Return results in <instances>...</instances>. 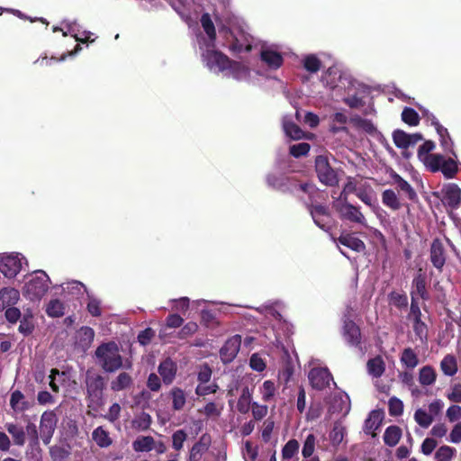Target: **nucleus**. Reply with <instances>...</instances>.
<instances>
[{"mask_svg": "<svg viewBox=\"0 0 461 461\" xmlns=\"http://www.w3.org/2000/svg\"><path fill=\"white\" fill-rule=\"evenodd\" d=\"M96 363L106 373H114L120 369H131L132 363L123 359L121 348L114 341L101 343L95 351Z\"/></svg>", "mask_w": 461, "mask_h": 461, "instance_id": "nucleus-1", "label": "nucleus"}, {"mask_svg": "<svg viewBox=\"0 0 461 461\" xmlns=\"http://www.w3.org/2000/svg\"><path fill=\"white\" fill-rule=\"evenodd\" d=\"M40 276H32L23 287V295L31 301L41 299L49 290L50 279L43 270L35 272Z\"/></svg>", "mask_w": 461, "mask_h": 461, "instance_id": "nucleus-2", "label": "nucleus"}, {"mask_svg": "<svg viewBox=\"0 0 461 461\" xmlns=\"http://www.w3.org/2000/svg\"><path fill=\"white\" fill-rule=\"evenodd\" d=\"M426 160L427 168L430 172H441L447 179L454 178L458 172L457 162L452 158H446L441 154H433Z\"/></svg>", "mask_w": 461, "mask_h": 461, "instance_id": "nucleus-3", "label": "nucleus"}, {"mask_svg": "<svg viewBox=\"0 0 461 461\" xmlns=\"http://www.w3.org/2000/svg\"><path fill=\"white\" fill-rule=\"evenodd\" d=\"M86 387L87 399L90 405L100 406L103 404L104 391L105 389L104 377L99 374H92L89 371L86 374Z\"/></svg>", "mask_w": 461, "mask_h": 461, "instance_id": "nucleus-4", "label": "nucleus"}, {"mask_svg": "<svg viewBox=\"0 0 461 461\" xmlns=\"http://www.w3.org/2000/svg\"><path fill=\"white\" fill-rule=\"evenodd\" d=\"M266 181L267 185L272 189L289 194H296L302 184L296 177L281 173L267 174Z\"/></svg>", "mask_w": 461, "mask_h": 461, "instance_id": "nucleus-5", "label": "nucleus"}, {"mask_svg": "<svg viewBox=\"0 0 461 461\" xmlns=\"http://www.w3.org/2000/svg\"><path fill=\"white\" fill-rule=\"evenodd\" d=\"M315 171L320 182L327 186H335L339 179L336 171L330 166L327 157L320 155L315 158Z\"/></svg>", "mask_w": 461, "mask_h": 461, "instance_id": "nucleus-6", "label": "nucleus"}, {"mask_svg": "<svg viewBox=\"0 0 461 461\" xmlns=\"http://www.w3.org/2000/svg\"><path fill=\"white\" fill-rule=\"evenodd\" d=\"M59 418L55 410L45 411L40 420V436L45 445H49L57 428Z\"/></svg>", "mask_w": 461, "mask_h": 461, "instance_id": "nucleus-7", "label": "nucleus"}, {"mask_svg": "<svg viewBox=\"0 0 461 461\" xmlns=\"http://www.w3.org/2000/svg\"><path fill=\"white\" fill-rule=\"evenodd\" d=\"M203 59L210 69L217 68L219 71H224L230 68L233 64H237L222 52L213 50H207L203 54Z\"/></svg>", "mask_w": 461, "mask_h": 461, "instance_id": "nucleus-8", "label": "nucleus"}, {"mask_svg": "<svg viewBox=\"0 0 461 461\" xmlns=\"http://www.w3.org/2000/svg\"><path fill=\"white\" fill-rule=\"evenodd\" d=\"M310 215L314 223L322 230L330 231L333 225L334 220L326 205H310Z\"/></svg>", "mask_w": 461, "mask_h": 461, "instance_id": "nucleus-9", "label": "nucleus"}, {"mask_svg": "<svg viewBox=\"0 0 461 461\" xmlns=\"http://www.w3.org/2000/svg\"><path fill=\"white\" fill-rule=\"evenodd\" d=\"M429 260L439 274L443 272L447 262V250L438 238L434 239L430 244Z\"/></svg>", "mask_w": 461, "mask_h": 461, "instance_id": "nucleus-10", "label": "nucleus"}, {"mask_svg": "<svg viewBox=\"0 0 461 461\" xmlns=\"http://www.w3.org/2000/svg\"><path fill=\"white\" fill-rule=\"evenodd\" d=\"M241 345V336L236 334L229 338L220 349V357L223 364L231 363L237 357Z\"/></svg>", "mask_w": 461, "mask_h": 461, "instance_id": "nucleus-11", "label": "nucleus"}, {"mask_svg": "<svg viewBox=\"0 0 461 461\" xmlns=\"http://www.w3.org/2000/svg\"><path fill=\"white\" fill-rule=\"evenodd\" d=\"M337 210L342 220L366 225V218L360 212V208L349 203L346 197Z\"/></svg>", "mask_w": 461, "mask_h": 461, "instance_id": "nucleus-12", "label": "nucleus"}, {"mask_svg": "<svg viewBox=\"0 0 461 461\" xmlns=\"http://www.w3.org/2000/svg\"><path fill=\"white\" fill-rule=\"evenodd\" d=\"M422 140L423 136L420 133L410 134L400 129L393 132V140L398 149H406L409 147H413Z\"/></svg>", "mask_w": 461, "mask_h": 461, "instance_id": "nucleus-13", "label": "nucleus"}, {"mask_svg": "<svg viewBox=\"0 0 461 461\" xmlns=\"http://www.w3.org/2000/svg\"><path fill=\"white\" fill-rule=\"evenodd\" d=\"M332 375L328 368H312L309 373V381L312 388L323 390L330 385Z\"/></svg>", "mask_w": 461, "mask_h": 461, "instance_id": "nucleus-14", "label": "nucleus"}, {"mask_svg": "<svg viewBox=\"0 0 461 461\" xmlns=\"http://www.w3.org/2000/svg\"><path fill=\"white\" fill-rule=\"evenodd\" d=\"M342 335L348 345L352 347L360 346L361 331L354 321L348 318L344 320Z\"/></svg>", "mask_w": 461, "mask_h": 461, "instance_id": "nucleus-15", "label": "nucleus"}, {"mask_svg": "<svg viewBox=\"0 0 461 461\" xmlns=\"http://www.w3.org/2000/svg\"><path fill=\"white\" fill-rule=\"evenodd\" d=\"M158 373L164 384L170 385L176 376L177 365L170 357H167L158 365Z\"/></svg>", "mask_w": 461, "mask_h": 461, "instance_id": "nucleus-16", "label": "nucleus"}, {"mask_svg": "<svg viewBox=\"0 0 461 461\" xmlns=\"http://www.w3.org/2000/svg\"><path fill=\"white\" fill-rule=\"evenodd\" d=\"M22 264L17 257L6 256L0 260V272L7 278H14L20 272Z\"/></svg>", "mask_w": 461, "mask_h": 461, "instance_id": "nucleus-17", "label": "nucleus"}, {"mask_svg": "<svg viewBox=\"0 0 461 461\" xmlns=\"http://www.w3.org/2000/svg\"><path fill=\"white\" fill-rule=\"evenodd\" d=\"M211 443V436L208 433L203 434L192 447L187 461H200L203 455L209 449Z\"/></svg>", "mask_w": 461, "mask_h": 461, "instance_id": "nucleus-18", "label": "nucleus"}, {"mask_svg": "<svg viewBox=\"0 0 461 461\" xmlns=\"http://www.w3.org/2000/svg\"><path fill=\"white\" fill-rule=\"evenodd\" d=\"M433 126L435 127L437 133L439 136L440 146L442 147L443 150L456 157L454 151V142L449 135L447 129L442 126L436 117H433Z\"/></svg>", "mask_w": 461, "mask_h": 461, "instance_id": "nucleus-19", "label": "nucleus"}, {"mask_svg": "<svg viewBox=\"0 0 461 461\" xmlns=\"http://www.w3.org/2000/svg\"><path fill=\"white\" fill-rule=\"evenodd\" d=\"M443 203L452 209L459 206L461 201V189L456 184H448L444 189Z\"/></svg>", "mask_w": 461, "mask_h": 461, "instance_id": "nucleus-20", "label": "nucleus"}, {"mask_svg": "<svg viewBox=\"0 0 461 461\" xmlns=\"http://www.w3.org/2000/svg\"><path fill=\"white\" fill-rule=\"evenodd\" d=\"M412 289L411 293H413L414 297L420 296L423 300H429V296L427 291V277L426 275L422 272V269L420 268L413 277Z\"/></svg>", "mask_w": 461, "mask_h": 461, "instance_id": "nucleus-21", "label": "nucleus"}, {"mask_svg": "<svg viewBox=\"0 0 461 461\" xmlns=\"http://www.w3.org/2000/svg\"><path fill=\"white\" fill-rule=\"evenodd\" d=\"M383 421V412L378 410L372 411L364 424V431L370 434L373 438L376 436L375 431L379 429Z\"/></svg>", "mask_w": 461, "mask_h": 461, "instance_id": "nucleus-22", "label": "nucleus"}, {"mask_svg": "<svg viewBox=\"0 0 461 461\" xmlns=\"http://www.w3.org/2000/svg\"><path fill=\"white\" fill-rule=\"evenodd\" d=\"M19 291L14 288L5 287L0 290V312L14 305L19 300Z\"/></svg>", "mask_w": 461, "mask_h": 461, "instance_id": "nucleus-23", "label": "nucleus"}, {"mask_svg": "<svg viewBox=\"0 0 461 461\" xmlns=\"http://www.w3.org/2000/svg\"><path fill=\"white\" fill-rule=\"evenodd\" d=\"M338 241L356 252H363L366 249V245L362 240L355 236L354 233H342Z\"/></svg>", "mask_w": 461, "mask_h": 461, "instance_id": "nucleus-24", "label": "nucleus"}, {"mask_svg": "<svg viewBox=\"0 0 461 461\" xmlns=\"http://www.w3.org/2000/svg\"><path fill=\"white\" fill-rule=\"evenodd\" d=\"M5 428L12 436L13 442L15 446H24L26 442V432L23 426L14 422H7L5 423Z\"/></svg>", "mask_w": 461, "mask_h": 461, "instance_id": "nucleus-25", "label": "nucleus"}, {"mask_svg": "<svg viewBox=\"0 0 461 461\" xmlns=\"http://www.w3.org/2000/svg\"><path fill=\"white\" fill-rule=\"evenodd\" d=\"M298 192H303V194L308 195V199L304 201V205L307 208L308 212H310V205H321L317 203V196H319L318 188L312 183L304 182L301 184Z\"/></svg>", "mask_w": 461, "mask_h": 461, "instance_id": "nucleus-26", "label": "nucleus"}, {"mask_svg": "<svg viewBox=\"0 0 461 461\" xmlns=\"http://www.w3.org/2000/svg\"><path fill=\"white\" fill-rule=\"evenodd\" d=\"M240 34V38L236 34L231 38V42L229 45V49L231 52L240 53L244 50L249 52L252 50L248 36L243 32H241Z\"/></svg>", "mask_w": 461, "mask_h": 461, "instance_id": "nucleus-27", "label": "nucleus"}, {"mask_svg": "<svg viewBox=\"0 0 461 461\" xmlns=\"http://www.w3.org/2000/svg\"><path fill=\"white\" fill-rule=\"evenodd\" d=\"M390 176L393 179V183L397 185V187L406 194L409 200H417L418 196L413 187L406 180H404L398 173H396L395 171H392Z\"/></svg>", "mask_w": 461, "mask_h": 461, "instance_id": "nucleus-28", "label": "nucleus"}, {"mask_svg": "<svg viewBox=\"0 0 461 461\" xmlns=\"http://www.w3.org/2000/svg\"><path fill=\"white\" fill-rule=\"evenodd\" d=\"M262 61H264L270 68L277 69L284 62L282 55L275 50H265L260 54Z\"/></svg>", "mask_w": 461, "mask_h": 461, "instance_id": "nucleus-29", "label": "nucleus"}, {"mask_svg": "<svg viewBox=\"0 0 461 461\" xmlns=\"http://www.w3.org/2000/svg\"><path fill=\"white\" fill-rule=\"evenodd\" d=\"M92 439L102 448L108 447L113 444L109 432L103 426H99L93 430Z\"/></svg>", "mask_w": 461, "mask_h": 461, "instance_id": "nucleus-30", "label": "nucleus"}, {"mask_svg": "<svg viewBox=\"0 0 461 461\" xmlns=\"http://www.w3.org/2000/svg\"><path fill=\"white\" fill-rule=\"evenodd\" d=\"M132 383V377L128 373L122 372L111 382V389L113 392H120L130 388Z\"/></svg>", "mask_w": 461, "mask_h": 461, "instance_id": "nucleus-31", "label": "nucleus"}, {"mask_svg": "<svg viewBox=\"0 0 461 461\" xmlns=\"http://www.w3.org/2000/svg\"><path fill=\"white\" fill-rule=\"evenodd\" d=\"M155 447V439L151 436H140L132 442L136 452H149Z\"/></svg>", "mask_w": 461, "mask_h": 461, "instance_id": "nucleus-32", "label": "nucleus"}, {"mask_svg": "<svg viewBox=\"0 0 461 461\" xmlns=\"http://www.w3.org/2000/svg\"><path fill=\"white\" fill-rule=\"evenodd\" d=\"M368 373L375 378L382 376L385 371V364L381 356H376L367 361Z\"/></svg>", "mask_w": 461, "mask_h": 461, "instance_id": "nucleus-33", "label": "nucleus"}, {"mask_svg": "<svg viewBox=\"0 0 461 461\" xmlns=\"http://www.w3.org/2000/svg\"><path fill=\"white\" fill-rule=\"evenodd\" d=\"M402 437V429L396 425H391L386 428L384 434V442L389 447H394L398 444Z\"/></svg>", "mask_w": 461, "mask_h": 461, "instance_id": "nucleus-34", "label": "nucleus"}, {"mask_svg": "<svg viewBox=\"0 0 461 461\" xmlns=\"http://www.w3.org/2000/svg\"><path fill=\"white\" fill-rule=\"evenodd\" d=\"M382 202L386 207L393 211H397L402 207L397 194L392 189H386L382 193Z\"/></svg>", "mask_w": 461, "mask_h": 461, "instance_id": "nucleus-35", "label": "nucleus"}, {"mask_svg": "<svg viewBox=\"0 0 461 461\" xmlns=\"http://www.w3.org/2000/svg\"><path fill=\"white\" fill-rule=\"evenodd\" d=\"M172 408L174 411H181L186 402V396L183 389L173 387L170 391Z\"/></svg>", "mask_w": 461, "mask_h": 461, "instance_id": "nucleus-36", "label": "nucleus"}, {"mask_svg": "<svg viewBox=\"0 0 461 461\" xmlns=\"http://www.w3.org/2000/svg\"><path fill=\"white\" fill-rule=\"evenodd\" d=\"M400 360L404 366L410 369H413L419 365L418 356L411 348L402 350Z\"/></svg>", "mask_w": 461, "mask_h": 461, "instance_id": "nucleus-37", "label": "nucleus"}, {"mask_svg": "<svg viewBox=\"0 0 461 461\" xmlns=\"http://www.w3.org/2000/svg\"><path fill=\"white\" fill-rule=\"evenodd\" d=\"M24 395L19 391L15 390L12 393L10 398V406L14 411H23L29 408L28 402L23 401Z\"/></svg>", "mask_w": 461, "mask_h": 461, "instance_id": "nucleus-38", "label": "nucleus"}, {"mask_svg": "<svg viewBox=\"0 0 461 461\" xmlns=\"http://www.w3.org/2000/svg\"><path fill=\"white\" fill-rule=\"evenodd\" d=\"M251 398L252 396L249 387H244L237 402V410L239 412L246 414L249 411L250 406H252Z\"/></svg>", "mask_w": 461, "mask_h": 461, "instance_id": "nucleus-39", "label": "nucleus"}, {"mask_svg": "<svg viewBox=\"0 0 461 461\" xmlns=\"http://www.w3.org/2000/svg\"><path fill=\"white\" fill-rule=\"evenodd\" d=\"M441 371L447 376H453L457 372L456 359L453 355H447L440 363Z\"/></svg>", "mask_w": 461, "mask_h": 461, "instance_id": "nucleus-40", "label": "nucleus"}, {"mask_svg": "<svg viewBox=\"0 0 461 461\" xmlns=\"http://www.w3.org/2000/svg\"><path fill=\"white\" fill-rule=\"evenodd\" d=\"M437 374L430 366H425L420 368L419 374V382L421 385H430L435 383Z\"/></svg>", "mask_w": 461, "mask_h": 461, "instance_id": "nucleus-41", "label": "nucleus"}, {"mask_svg": "<svg viewBox=\"0 0 461 461\" xmlns=\"http://www.w3.org/2000/svg\"><path fill=\"white\" fill-rule=\"evenodd\" d=\"M283 128L285 133L293 140H301L304 136L303 130L293 121H284Z\"/></svg>", "mask_w": 461, "mask_h": 461, "instance_id": "nucleus-42", "label": "nucleus"}, {"mask_svg": "<svg viewBox=\"0 0 461 461\" xmlns=\"http://www.w3.org/2000/svg\"><path fill=\"white\" fill-rule=\"evenodd\" d=\"M64 303L59 299L50 300L46 308V313L50 317H61L64 315Z\"/></svg>", "mask_w": 461, "mask_h": 461, "instance_id": "nucleus-43", "label": "nucleus"}, {"mask_svg": "<svg viewBox=\"0 0 461 461\" xmlns=\"http://www.w3.org/2000/svg\"><path fill=\"white\" fill-rule=\"evenodd\" d=\"M200 22L210 41H214L216 39V31L210 14L207 13L203 14Z\"/></svg>", "mask_w": 461, "mask_h": 461, "instance_id": "nucleus-44", "label": "nucleus"}, {"mask_svg": "<svg viewBox=\"0 0 461 461\" xmlns=\"http://www.w3.org/2000/svg\"><path fill=\"white\" fill-rule=\"evenodd\" d=\"M299 447V442L296 439L288 440L282 448V457L287 460L293 458L298 454Z\"/></svg>", "mask_w": 461, "mask_h": 461, "instance_id": "nucleus-45", "label": "nucleus"}, {"mask_svg": "<svg viewBox=\"0 0 461 461\" xmlns=\"http://www.w3.org/2000/svg\"><path fill=\"white\" fill-rule=\"evenodd\" d=\"M346 429L342 424L336 422L330 433V439L333 446H339L344 438Z\"/></svg>", "mask_w": 461, "mask_h": 461, "instance_id": "nucleus-46", "label": "nucleus"}, {"mask_svg": "<svg viewBox=\"0 0 461 461\" xmlns=\"http://www.w3.org/2000/svg\"><path fill=\"white\" fill-rule=\"evenodd\" d=\"M402 120L410 126H417L420 123L418 113L411 107H405L402 110Z\"/></svg>", "mask_w": 461, "mask_h": 461, "instance_id": "nucleus-47", "label": "nucleus"}, {"mask_svg": "<svg viewBox=\"0 0 461 461\" xmlns=\"http://www.w3.org/2000/svg\"><path fill=\"white\" fill-rule=\"evenodd\" d=\"M310 149L311 145L309 143L300 142L290 146L289 154L295 158H299L301 157L307 156L310 152Z\"/></svg>", "mask_w": 461, "mask_h": 461, "instance_id": "nucleus-48", "label": "nucleus"}, {"mask_svg": "<svg viewBox=\"0 0 461 461\" xmlns=\"http://www.w3.org/2000/svg\"><path fill=\"white\" fill-rule=\"evenodd\" d=\"M435 149V143L432 140H426L422 145H420L418 149V158L420 161L423 162L425 167H427V158L429 156H432L430 152Z\"/></svg>", "mask_w": 461, "mask_h": 461, "instance_id": "nucleus-49", "label": "nucleus"}, {"mask_svg": "<svg viewBox=\"0 0 461 461\" xmlns=\"http://www.w3.org/2000/svg\"><path fill=\"white\" fill-rule=\"evenodd\" d=\"M456 454V449L452 447L444 445L438 448L435 453L436 461H450Z\"/></svg>", "mask_w": 461, "mask_h": 461, "instance_id": "nucleus-50", "label": "nucleus"}, {"mask_svg": "<svg viewBox=\"0 0 461 461\" xmlns=\"http://www.w3.org/2000/svg\"><path fill=\"white\" fill-rule=\"evenodd\" d=\"M321 60L315 55H308L303 59V68L310 73H316L321 68Z\"/></svg>", "mask_w": 461, "mask_h": 461, "instance_id": "nucleus-51", "label": "nucleus"}, {"mask_svg": "<svg viewBox=\"0 0 461 461\" xmlns=\"http://www.w3.org/2000/svg\"><path fill=\"white\" fill-rule=\"evenodd\" d=\"M415 421L422 428H428L433 421V417L422 409H418L414 413Z\"/></svg>", "mask_w": 461, "mask_h": 461, "instance_id": "nucleus-52", "label": "nucleus"}, {"mask_svg": "<svg viewBox=\"0 0 461 461\" xmlns=\"http://www.w3.org/2000/svg\"><path fill=\"white\" fill-rule=\"evenodd\" d=\"M388 411L389 414L393 417H397L402 414L403 412V403L397 397H392L388 402Z\"/></svg>", "mask_w": 461, "mask_h": 461, "instance_id": "nucleus-53", "label": "nucleus"}, {"mask_svg": "<svg viewBox=\"0 0 461 461\" xmlns=\"http://www.w3.org/2000/svg\"><path fill=\"white\" fill-rule=\"evenodd\" d=\"M316 438L313 434H309L303 443L302 454L303 457H310L315 449Z\"/></svg>", "mask_w": 461, "mask_h": 461, "instance_id": "nucleus-54", "label": "nucleus"}, {"mask_svg": "<svg viewBox=\"0 0 461 461\" xmlns=\"http://www.w3.org/2000/svg\"><path fill=\"white\" fill-rule=\"evenodd\" d=\"M86 309L88 312L94 317H99L102 314L101 302L97 298H95L88 294V303Z\"/></svg>", "mask_w": 461, "mask_h": 461, "instance_id": "nucleus-55", "label": "nucleus"}, {"mask_svg": "<svg viewBox=\"0 0 461 461\" xmlns=\"http://www.w3.org/2000/svg\"><path fill=\"white\" fill-rule=\"evenodd\" d=\"M390 302L398 309H402L408 305V298L406 294L392 292L389 294Z\"/></svg>", "mask_w": 461, "mask_h": 461, "instance_id": "nucleus-56", "label": "nucleus"}, {"mask_svg": "<svg viewBox=\"0 0 461 461\" xmlns=\"http://www.w3.org/2000/svg\"><path fill=\"white\" fill-rule=\"evenodd\" d=\"M187 438V434L183 429H178L175 431L172 435V447L176 451H179L184 445Z\"/></svg>", "mask_w": 461, "mask_h": 461, "instance_id": "nucleus-57", "label": "nucleus"}, {"mask_svg": "<svg viewBox=\"0 0 461 461\" xmlns=\"http://www.w3.org/2000/svg\"><path fill=\"white\" fill-rule=\"evenodd\" d=\"M198 330V325L194 321H189L180 330L177 337L180 339H187L188 337L194 334Z\"/></svg>", "mask_w": 461, "mask_h": 461, "instance_id": "nucleus-58", "label": "nucleus"}, {"mask_svg": "<svg viewBox=\"0 0 461 461\" xmlns=\"http://www.w3.org/2000/svg\"><path fill=\"white\" fill-rule=\"evenodd\" d=\"M276 393V385L275 383L267 380L263 383V391H262V398L265 402L270 401Z\"/></svg>", "mask_w": 461, "mask_h": 461, "instance_id": "nucleus-59", "label": "nucleus"}, {"mask_svg": "<svg viewBox=\"0 0 461 461\" xmlns=\"http://www.w3.org/2000/svg\"><path fill=\"white\" fill-rule=\"evenodd\" d=\"M219 389L217 384L213 383L212 384H198L195 388V393L199 396H205L207 394L215 393Z\"/></svg>", "mask_w": 461, "mask_h": 461, "instance_id": "nucleus-60", "label": "nucleus"}, {"mask_svg": "<svg viewBox=\"0 0 461 461\" xmlns=\"http://www.w3.org/2000/svg\"><path fill=\"white\" fill-rule=\"evenodd\" d=\"M155 336V331L151 328H146L138 335V341L142 346L149 345Z\"/></svg>", "mask_w": 461, "mask_h": 461, "instance_id": "nucleus-61", "label": "nucleus"}, {"mask_svg": "<svg viewBox=\"0 0 461 461\" xmlns=\"http://www.w3.org/2000/svg\"><path fill=\"white\" fill-rule=\"evenodd\" d=\"M147 387L151 392H158L161 389L160 377L155 373L149 374L147 380Z\"/></svg>", "mask_w": 461, "mask_h": 461, "instance_id": "nucleus-62", "label": "nucleus"}, {"mask_svg": "<svg viewBox=\"0 0 461 461\" xmlns=\"http://www.w3.org/2000/svg\"><path fill=\"white\" fill-rule=\"evenodd\" d=\"M252 415L253 418L256 420H262L267 414V405H261L258 402H252L251 406Z\"/></svg>", "mask_w": 461, "mask_h": 461, "instance_id": "nucleus-63", "label": "nucleus"}, {"mask_svg": "<svg viewBox=\"0 0 461 461\" xmlns=\"http://www.w3.org/2000/svg\"><path fill=\"white\" fill-rule=\"evenodd\" d=\"M212 374V371L209 365L204 364L202 366L197 375V379L200 382V384H207L211 380Z\"/></svg>", "mask_w": 461, "mask_h": 461, "instance_id": "nucleus-64", "label": "nucleus"}]
</instances>
